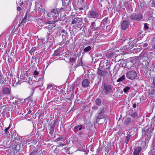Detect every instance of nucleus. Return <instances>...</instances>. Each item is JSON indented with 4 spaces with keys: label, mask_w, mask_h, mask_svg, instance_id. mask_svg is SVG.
Instances as JSON below:
<instances>
[{
    "label": "nucleus",
    "mask_w": 155,
    "mask_h": 155,
    "mask_svg": "<svg viewBox=\"0 0 155 155\" xmlns=\"http://www.w3.org/2000/svg\"><path fill=\"white\" fill-rule=\"evenodd\" d=\"M98 109V107L97 106H94L92 107V109L93 111L97 110Z\"/></svg>",
    "instance_id": "nucleus-39"
},
{
    "label": "nucleus",
    "mask_w": 155,
    "mask_h": 155,
    "mask_svg": "<svg viewBox=\"0 0 155 155\" xmlns=\"http://www.w3.org/2000/svg\"><path fill=\"white\" fill-rule=\"evenodd\" d=\"M11 89L10 87H5L3 88L2 93L4 94L8 95L11 93Z\"/></svg>",
    "instance_id": "nucleus-9"
},
{
    "label": "nucleus",
    "mask_w": 155,
    "mask_h": 155,
    "mask_svg": "<svg viewBox=\"0 0 155 155\" xmlns=\"http://www.w3.org/2000/svg\"><path fill=\"white\" fill-rule=\"evenodd\" d=\"M14 134H15L16 136V135L17 134L16 133H15ZM14 140L16 142H18L20 140V139L19 137L17 135V137H14Z\"/></svg>",
    "instance_id": "nucleus-22"
},
{
    "label": "nucleus",
    "mask_w": 155,
    "mask_h": 155,
    "mask_svg": "<svg viewBox=\"0 0 155 155\" xmlns=\"http://www.w3.org/2000/svg\"><path fill=\"white\" fill-rule=\"evenodd\" d=\"M32 82V80H29V81H28V82L29 83H30L31 82Z\"/></svg>",
    "instance_id": "nucleus-55"
},
{
    "label": "nucleus",
    "mask_w": 155,
    "mask_h": 155,
    "mask_svg": "<svg viewBox=\"0 0 155 155\" xmlns=\"http://www.w3.org/2000/svg\"><path fill=\"white\" fill-rule=\"evenodd\" d=\"M152 155H155L154 154H152Z\"/></svg>",
    "instance_id": "nucleus-59"
},
{
    "label": "nucleus",
    "mask_w": 155,
    "mask_h": 155,
    "mask_svg": "<svg viewBox=\"0 0 155 155\" xmlns=\"http://www.w3.org/2000/svg\"><path fill=\"white\" fill-rule=\"evenodd\" d=\"M59 51H60L59 49H58L57 50H55L54 51V53L53 55L54 56H60L61 54L59 52Z\"/></svg>",
    "instance_id": "nucleus-21"
},
{
    "label": "nucleus",
    "mask_w": 155,
    "mask_h": 155,
    "mask_svg": "<svg viewBox=\"0 0 155 155\" xmlns=\"http://www.w3.org/2000/svg\"><path fill=\"white\" fill-rule=\"evenodd\" d=\"M98 28H99L98 27H96L94 28H92L91 30H92V31H93L94 30H97Z\"/></svg>",
    "instance_id": "nucleus-47"
},
{
    "label": "nucleus",
    "mask_w": 155,
    "mask_h": 155,
    "mask_svg": "<svg viewBox=\"0 0 155 155\" xmlns=\"http://www.w3.org/2000/svg\"><path fill=\"white\" fill-rule=\"evenodd\" d=\"M101 101L99 99H97L95 100V103L97 105L99 106L101 103Z\"/></svg>",
    "instance_id": "nucleus-25"
},
{
    "label": "nucleus",
    "mask_w": 155,
    "mask_h": 155,
    "mask_svg": "<svg viewBox=\"0 0 155 155\" xmlns=\"http://www.w3.org/2000/svg\"><path fill=\"white\" fill-rule=\"evenodd\" d=\"M59 144L60 146H62V147H63L64 145V144H62L61 143H59Z\"/></svg>",
    "instance_id": "nucleus-52"
},
{
    "label": "nucleus",
    "mask_w": 155,
    "mask_h": 155,
    "mask_svg": "<svg viewBox=\"0 0 155 155\" xmlns=\"http://www.w3.org/2000/svg\"><path fill=\"white\" fill-rule=\"evenodd\" d=\"M31 96H30L29 97H28V98H27V99L28 101H31Z\"/></svg>",
    "instance_id": "nucleus-50"
},
{
    "label": "nucleus",
    "mask_w": 155,
    "mask_h": 155,
    "mask_svg": "<svg viewBox=\"0 0 155 155\" xmlns=\"http://www.w3.org/2000/svg\"><path fill=\"white\" fill-rule=\"evenodd\" d=\"M88 17L90 18L98 19L101 17V16L96 11H89V12Z\"/></svg>",
    "instance_id": "nucleus-5"
},
{
    "label": "nucleus",
    "mask_w": 155,
    "mask_h": 155,
    "mask_svg": "<svg viewBox=\"0 0 155 155\" xmlns=\"http://www.w3.org/2000/svg\"><path fill=\"white\" fill-rule=\"evenodd\" d=\"M97 74L98 76H101L103 77L106 76L107 74V72L105 70H98Z\"/></svg>",
    "instance_id": "nucleus-10"
},
{
    "label": "nucleus",
    "mask_w": 155,
    "mask_h": 155,
    "mask_svg": "<svg viewBox=\"0 0 155 155\" xmlns=\"http://www.w3.org/2000/svg\"><path fill=\"white\" fill-rule=\"evenodd\" d=\"M108 17L105 18L103 19V21L106 23L108 21Z\"/></svg>",
    "instance_id": "nucleus-45"
},
{
    "label": "nucleus",
    "mask_w": 155,
    "mask_h": 155,
    "mask_svg": "<svg viewBox=\"0 0 155 155\" xmlns=\"http://www.w3.org/2000/svg\"><path fill=\"white\" fill-rule=\"evenodd\" d=\"M91 47L90 46H88L87 47L85 48L84 50V52H87L89 51L91 49Z\"/></svg>",
    "instance_id": "nucleus-29"
},
{
    "label": "nucleus",
    "mask_w": 155,
    "mask_h": 155,
    "mask_svg": "<svg viewBox=\"0 0 155 155\" xmlns=\"http://www.w3.org/2000/svg\"><path fill=\"white\" fill-rule=\"evenodd\" d=\"M62 8H61L59 10L57 8H53L51 10L50 12H46L47 18L48 17H53L54 18L53 21L56 22L58 21L59 18V13L60 12H61Z\"/></svg>",
    "instance_id": "nucleus-1"
},
{
    "label": "nucleus",
    "mask_w": 155,
    "mask_h": 155,
    "mask_svg": "<svg viewBox=\"0 0 155 155\" xmlns=\"http://www.w3.org/2000/svg\"><path fill=\"white\" fill-rule=\"evenodd\" d=\"M142 131V138L145 140V141L142 143V144H143L142 146L143 148H145L150 139L152 131L148 128L147 129H143Z\"/></svg>",
    "instance_id": "nucleus-2"
},
{
    "label": "nucleus",
    "mask_w": 155,
    "mask_h": 155,
    "mask_svg": "<svg viewBox=\"0 0 155 155\" xmlns=\"http://www.w3.org/2000/svg\"><path fill=\"white\" fill-rule=\"evenodd\" d=\"M127 78L130 80H134L137 76V73L134 71H127L126 74Z\"/></svg>",
    "instance_id": "nucleus-4"
},
{
    "label": "nucleus",
    "mask_w": 155,
    "mask_h": 155,
    "mask_svg": "<svg viewBox=\"0 0 155 155\" xmlns=\"http://www.w3.org/2000/svg\"><path fill=\"white\" fill-rule=\"evenodd\" d=\"M153 48H154V49L155 50V44H154V45L153 46Z\"/></svg>",
    "instance_id": "nucleus-57"
},
{
    "label": "nucleus",
    "mask_w": 155,
    "mask_h": 155,
    "mask_svg": "<svg viewBox=\"0 0 155 155\" xmlns=\"http://www.w3.org/2000/svg\"><path fill=\"white\" fill-rule=\"evenodd\" d=\"M129 25V22L127 20L123 21L121 23V27L123 30H126L128 28Z\"/></svg>",
    "instance_id": "nucleus-8"
},
{
    "label": "nucleus",
    "mask_w": 155,
    "mask_h": 155,
    "mask_svg": "<svg viewBox=\"0 0 155 155\" xmlns=\"http://www.w3.org/2000/svg\"><path fill=\"white\" fill-rule=\"evenodd\" d=\"M130 115L133 118L136 119L139 117L137 113L134 112L133 113L130 114Z\"/></svg>",
    "instance_id": "nucleus-16"
},
{
    "label": "nucleus",
    "mask_w": 155,
    "mask_h": 155,
    "mask_svg": "<svg viewBox=\"0 0 155 155\" xmlns=\"http://www.w3.org/2000/svg\"><path fill=\"white\" fill-rule=\"evenodd\" d=\"M144 28L146 29H148V26L147 24H144Z\"/></svg>",
    "instance_id": "nucleus-44"
},
{
    "label": "nucleus",
    "mask_w": 155,
    "mask_h": 155,
    "mask_svg": "<svg viewBox=\"0 0 155 155\" xmlns=\"http://www.w3.org/2000/svg\"><path fill=\"white\" fill-rule=\"evenodd\" d=\"M36 49V48L35 47H32L31 49L29 51L30 53L32 54V53Z\"/></svg>",
    "instance_id": "nucleus-33"
},
{
    "label": "nucleus",
    "mask_w": 155,
    "mask_h": 155,
    "mask_svg": "<svg viewBox=\"0 0 155 155\" xmlns=\"http://www.w3.org/2000/svg\"><path fill=\"white\" fill-rule=\"evenodd\" d=\"M104 110V107L103 106L101 107L98 111V113L99 114L98 116V118L99 119L102 118V117L101 116H101V113H103Z\"/></svg>",
    "instance_id": "nucleus-17"
},
{
    "label": "nucleus",
    "mask_w": 155,
    "mask_h": 155,
    "mask_svg": "<svg viewBox=\"0 0 155 155\" xmlns=\"http://www.w3.org/2000/svg\"><path fill=\"white\" fill-rule=\"evenodd\" d=\"M10 124L8 127L5 129L4 131L5 133L8 134V130L10 128Z\"/></svg>",
    "instance_id": "nucleus-36"
},
{
    "label": "nucleus",
    "mask_w": 155,
    "mask_h": 155,
    "mask_svg": "<svg viewBox=\"0 0 155 155\" xmlns=\"http://www.w3.org/2000/svg\"><path fill=\"white\" fill-rule=\"evenodd\" d=\"M89 83L90 81L87 79L84 80L82 83V85L84 87H88Z\"/></svg>",
    "instance_id": "nucleus-11"
},
{
    "label": "nucleus",
    "mask_w": 155,
    "mask_h": 155,
    "mask_svg": "<svg viewBox=\"0 0 155 155\" xmlns=\"http://www.w3.org/2000/svg\"><path fill=\"white\" fill-rule=\"evenodd\" d=\"M142 149L140 147L136 148L134 150V155H139L140 152L141 151Z\"/></svg>",
    "instance_id": "nucleus-13"
},
{
    "label": "nucleus",
    "mask_w": 155,
    "mask_h": 155,
    "mask_svg": "<svg viewBox=\"0 0 155 155\" xmlns=\"http://www.w3.org/2000/svg\"><path fill=\"white\" fill-rule=\"evenodd\" d=\"M37 10L38 12H42L43 13V15L45 16V9L44 8H43L42 6L38 7L37 8Z\"/></svg>",
    "instance_id": "nucleus-18"
},
{
    "label": "nucleus",
    "mask_w": 155,
    "mask_h": 155,
    "mask_svg": "<svg viewBox=\"0 0 155 155\" xmlns=\"http://www.w3.org/2000/svg\"><path fill=\"white\" fill-rule=\"evenodd\" d=\"M58 122V120L57 119L55 118L54 119V121L53 124L52 125L54 126L55 127V126L56 123H57Z\"/></svg>",
    "instance_id": "nucleus-37"
},
{
    "label": "nucleus",
    "mask_w": 155,
    "mask_h": 155,
    "mask_svg": "<svg viewBox=\"0 0 155 155\" xmlns=\"http://www.w3.org/2000/svg\"><path fill=\"white\" fill-rule=\"evenodd\" d=\"M104 88L106 94H110L111 93L112 88L111 85L105 83L104 84Z\"/></svg>",
    "instance_id": "nucleus-7"
},
{
    "label": "nucleus",
    "mask_w": 155,
    "mask_h": 155,
    "mask_svg": "<svg viewBox=\"0 0 155 155\" xmlns=\"http://www.w3.org/2000/svg\"><path fill=\"white\" fill-rule=\"evenodd\" d=\"M53 85L52 84H49V85L47 87V88L48 89H50V90H51L53 89Z\"/></svg>",
    "instance_id": "nucleus-35"
},
{
    "label": "nucleus",
    "mask_w": 155,
    "mask_h": 155,
    "mask_svg": "<svg viewBox=\"0 0 155 155\" xmlns=\"http://www.w3.org/2000/svg\"><path fill=\"white\" fill-rule=\"evenodd\" d=\"M17 11H19L21 10V8L20 7H18L17 8Z\"/></svg>",
    "instance_id": "nucleus-49"
},
{
    "label": "nucleus",
    "mask_w": 155,
    "mask_h": 155,
    "mask_svg": "<svg viewBox=\"0 0 155 155\" xmlns=\"http://www.w3.org/2000/svg\"><path fill=\"white\" fill-rule=\"evenodd\" d=\"M95 21L92 22L91 23V25L90 27V28L92 27H94L95 26Z\"/></svg>",
    "instance_id": "nucleus-42"
},
{
    "label": "nucleus",
    "mask_w": 155,
    "mask_h": 155,
    "mask_svg": "<svg viewBox=\"0 0 155 155\" xmlns=\"http://www.w3.org/2000/svg\"><path fill=\"white\" fill-rule=\"evenodd\" d=\"M63 139V137H59L58 138H57L55 139V141H58L61 140H62Z\"/></svg>",
    "instance_id": "nucleus-38"
},
{
    "label": "nucleus",
    "mask_w": 155,
    "mask_h": 155,
    "mask_svg": "<svg viewBox=\"0 0 155 155\" xmlns=\"http://www.w3.org/2000/svg\"><path fill=\"white\" fill-rule=\"evenodd\" d=\"M17 146H18V145H17V144H16V145H15V146H16V147H17Z\"/></svg>",
    "instance_id": "nucleus-58"
},
{
    "label": "nucleus",
    "mask_w": 155,
    "mask_h": 155,
    "mask_svg": "<svg viewBox=\"0 0 155 155\" xmlns=\"http://www.w3.org/2000/svg\"><path fill=\"white\" fill-rule=\"evenodd\" d=\"M79 61H80L81 62V64H80V65H82V61L81 58H80V59L79 60Z\"/></svg>",
    "instance_id": "nucleus-53"
},
{
    "label": "nucleus",
    "mask_w": 155,
    "mask_h": 155,
    "mask_svg": "<svg viewBox=\"0 0 155 155\" xmlns=\"http://www.w3.org/2000/svg\"><path fill=\"white\" fill-rule=\"evenodd\" d=\"M124 6H125V7L127 9H130V10H131V8H130V7H128V6H127V5H128V2H127V1H125L124 2Z\"/></svg>",
    "instance_id": "nucleus-30"
},
{
    "label": "nucleus",
    "mask_w": 155,
    "mask_h": 155,
    "mask_svg": "<svg viewBox=\"0 0 155 155\" xmlns=\"http://www.w3.org/2000/svg\"><path fill=\"white\" fill-rule=\"evenodd\" d=\"M131 135L128 134L126 137V143H128L129 141V140L130 138Z\"/></svg>",
    "instance_id": "nucleus-28"
},
{
    "label": "nucleus",
    "mask_w": 155,
    "mask_h": 155,
    "mask_svg": "<svg viewBox=\"0 0 155 155\" xmlns=\"http://www.w3.org/2000/svg\"><path fill=\"white\" fill-rule=\"evenodd\" d=\"M28 17L27 15H25L24 17V18L23 20L22 21L21 24H22V23H25L27 21H28L29 20L28 19Z\"/></svg>",
    "instance_id": "nucleus-20"
},
{
    "label": "nucleus",
    "mask_w": 155,
    "mask_h": 155,
    "mask_svg": "<svg viewBox=\"0 0 155 155\" xmlns=\"http://www.w3.org/2000/svg\"><path fill=\"white\" fill-rule=\"evenodd\" d=\"M38 72L37 71H35L33 72V74L34 75L36 76L38 74Z\"/></svg>",
    "instance_id": "nucleus-43"
},
{
    "label": "nucleus",
    "mask_w": 155,
    "mask_h": 155,
    "mask_svg": "<svg viewBox=\"0 0 155 155\" xmlns=\"http://www.w3.org/2000/svg\"><path fill=\"white\" fill-rule=\"evenodd\" d=\"M69 61L70 63L73 65V63L75 61V59L74 58H70L69 59Z\"/></svg>",
    "instance_id": "nucleus-31"
},
{
    "label": "nucleus",
    "mask_w": 155,
    "mask_h": 155,
    "mask_svg": "<svg viewBox=\"0 0 155 155\" xmlns=\"http://www.w3.org/2000/svg\"><path fill=\"white\" fill-rule=\"evenodd\" d=\"M82 128V126L81 125H76L74 127V130L75 132L77 133L78 131L81 130Z\"/></svg>",
    "instance_id": "nucleus-14"
},
{
    "label": "nucleus",
    "mask_w": 155,
    "mask_h": 155,
    "mask_svg": "<svg viewBox=\"0 0 155 155\" xmlns=\"http://www.w3.org/2000/svg\"><path fill=\"white\" fill-rule=\"evenodd\" d=\"M130 17L132 20L139 21L142 18L143 16L140 14H133L130 16Z\"/></svg>",
    "instance_id": "nucleus-6"
},
{
    "label": "nucleus",
    "mask_w": 155,
    "mask_h": 155,
    "mask_svg": "<svg viewBox=\"0 0 155 155\" xmlns=\"http://www.w3.org/2000/svg\"><path fill=\"white\" fill-rule=\"evenodd\" d=\"M69 0H63L62 1L63 6H67L68 5Z\"/></svg>",
    "instance_id": "nucleus-23"
},
{
    "label": "nucleus",
    "mask_w": 155,
    "mask_h": 155,
    "mask_svg": "<svg viewBox=\"0 0 155 155\" xmlns=\"http://www.w3.org/2000/svg\"><path fill=\"white\" fill-rule=\"evenodd\" d=\"M151 5L153 7H155V0L153 1V2H152V4H151Z\"/></svg>",
    "instance_id": "nucleus-46"
},
{
    "label": "nucleus",
    "mask_w": 155,
    "mask_h": 155,
    "mask_svg": "<svg viewBox=\"0 0 155 155\" xmlns=\"http://www.w3.org/2000/svg\"><path fill=\"white\" fill-rule=\"evenodd\" d=\"M155 94V90L153 89H151L148 94L149 96L151 97H153L154 96L153 95Z\"/></svg>",
    "instance_id": "nucleus-19"
},
{
    "label": "nucleus",
    "mask_w": 155,
    "mask_h": 155,
    "mask_svg": "<svg viewBox=\"0 0 155 155\" xmlns=\"http://www.w3.org/2000/svg\"><path fill=\"white\" fill-rule=\"evenodd\" d=\"M153 83L154 85L155 84V78L153 79Z\"/></svg>",
    "instance_id": "nucleus-51"
},
{
    "label": "nucleus",
    "mask_w": 155,
    "mask_h": 155,
    "mask_svg": "<svg viewBox=\"0 0 155 155\" xmlns=\"http://www.w3.org/2000/svg\"><path fill=\"white\" fill-rule=\"evenodd\" d=\"M125 79V76L123 75L121 77L119 78L117 80V82H120L124 80Z\"/></svg>",
    "instance_id": "nucleus-27"
},
{
    "label": "nucleus",
    "mask_w": 155,
    "mask_h": 155,
    "mask_svg": "<svg viewBox=\"0 0 155 155\" xmlns=\"http://www.w3.org/2000/svg\"><path fill=\"white\" fill-rule=\"evenodd\" d=\"M133 121H132L130 117H126L124 120V124L126 125H129L131 122H133Z\"/></svg>",
    "instance_id": "nucleus-15"
},
{
    "label": "nucleus",
    "mask_w": 155,
    "mask_h": 155,
    "mask_svg": "<svg viewBox=\"0 0 155 155\" xmlns=\"http://www.w3.org/2000/svg\"><path fill=\"white\" fill-rule=\"evenodd\" d=\"M32 112V110L31 109H29L28 111V112L27 113V114H31Z\"/></svg>",
    "instance_id": "nucleus-48"
},
{
    "label": "nucleus",
    "mask_w": 155,
    "mask_h": 155,
    "mask_svg": "<svg viewBox=\"0 0 155 155\" xmlns=\"http://www.w3.org/2000/svg\"><path fill=\"white\" fill-rule=\"evenodd\" d=\"M3 78V75L2 73L0 72V83L1 82V81Z\"/></svg>",
    "instance_id": "nucleus-40"
},
{
    "label": "nucleus",
    "mask_w": 155,
    "mask_h": 155,
    "mask_svg": "<svg viewBox=\"0 0 155 155\" xmlns=\"http://www.w3.org/2000/svg\"><path fill=\"white\" fill-rule=\"evenodd\" d=\"M133 107L135 108L136 107V104H134L133 105Z\"/></svg>",
    "instance_id": "nucleus-54"
},
{
    "label": "nucleus",
    "mask_w": 155,
    "mask_h": 155,
    "mask_svg": "<svg viewBox=\"0 0 155 155\" xmlns=\"http://www.w3.org/2000/svg\"><path fill=\"white\" fill-rule=\"evenodd\" d=\"M60 32L62 33H63V34H62L63 35H65L68 34V33L66 31H65L63 29H61Z\"/></svg>",
    "instance_id": "nucleus-32"
},
{
    "label": "nucleus",
    "mask_w": 155,
    "mask_h": 155,
    "mask_svg": "<svg viewBox=\"0 0 155 155\" xmlns=\"http://www.w3.org/2000/svg\"><path fill=\"white\" fill-rule=\"evenodd\" d=\"M36 152V150H33L30 153V155H35Z\"/></svg>",
    "instance_id": "nucleus-41"
},
{
    "label": "nucleus",
    "mask_w": 155,
    "mask_h": 155,
    "mask_svg": "<svg viewBox=\"0 0 155 155\" xmlns=\"http://www.w3.org/2000/svg\"><path fill=\"white\" fill-rule=\"evenodd\" d=\"M130 89V87L127 86L126 87L123 89V91L124 92L126 93Z\"/></svg>",
    "instance_id": "nucleus-34"
},
{
    "label": "nucleus",
    "mask_w": 155,
    "mask_h": 155,
    "mask_svg": "<svg viewBox=\"0 0 155 155\" xmlns=\"http://www.w3.org/2000/svg\"><path fill=\"white\" fill-rule=\"evenodd\" d=\"M83 18H81L75 17L72 19L71 24H75L77 28L81 27L82 23Z\"/></svg>",
    "instance_id": "nucleus-3"
},
{
    "label": "nucleus",
    "mask_w": 155,
    "mask_h": 155,
    "mask_svg": "<svg viewBox=\"0 0 155 155\" xmlns=\"http://www.w3.org/2000/svg\"><path fill=\"white\" fill-rule=\"evenodd\" d=\"M18 101H15V102L14 103V104H17V102Z\"/></svg>",
    "instance_id": "nucleus-56"
},
{
    "label": "nucleus",
    "mask_w": 155,
    "mask_h": 155,
    "mask_svg": "<svg viewBox=\"0 0 155 155\" xmlns=\"http://www.w3.org/2000/svg\"><path fill=\"white\" fill-rule=\"evenodd\" d=\"M133 47V41L130 40L127 43V45L126 47V49H131Z\"/></svg>",
    "instance_id": "nucleus-12"
},
{
    "label": "nucleus",
    "mask_w": 155,
    "mask_h": 155,
    "mask_svg": "<svg viewBox=\"0 0 155 155\" xmlns=\"http://www.w3.org/2000/svg\"><path fill=\"white\" fill-rule=\"evenodd\" d=\"M25 141H26L25 143H24L23 142H21L20 143L18 144V145L19 146V148L18 149H20L21 147H22L24 144L27 143V140H25L24 141L25 142Z\"/></svg>",
    "instance_id": "nucleus-24"
},
{
    "label": "nucleus",
    "mask_w": 155,
    "mask_h": 155,
    "mask_svg": "<svg viewBox=\"0 0 155 155\" xmlns=\"http://www.w3.org/2000/svg\"><path fill=\"white\" fill-rule=\"evenodd\" d=\"M54 126L52 125H51V127L50 133L51 135L53 134L54 132Z\"/></svg>",
    "instance_id": "nucleus-26"
}]
</instances>
